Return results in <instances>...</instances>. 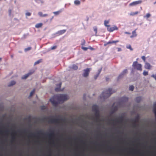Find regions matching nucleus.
Listing matches in <instances>:
<instances>
[{
    "instance_id": "nucleus-8",
    "label": "nucleus",
    "mask_w": 156,
    "mask_h": 156,
    "mask_svg": "<svg viewBox=\"0 0 156 156\" xmlns=\"http://www.w3.org/2000/svg\"><path fill=\"white\" fill-rule=\"evenodd\" d=\"M113 122V123H114L115 122H117L118 123H121L123 121V118L122 117H120L118 119H112L111 120Z\"/></svg>"
},
{
    "instance_id": "nucleus-53",
    "label": "nucleus",
    "mask_w": 156,
    "mask_h": 156,
    "mask_svg": "<svg viewBox=\"0 0 156 156\" xmlns=\"http://www.w3.org/2000/svg\"><path fill=\"white\" fill-rule=\"evenodd\" d=\"M121 50V49L120 48H118V51H120Z\"/></svg>"
},
{
    "instance_id": "nucleus-52",
    "label": "nucleus",
    "mask_w": 156,
    "mask_h": 156,
    "mask_svg": "<svg viewBox=\"0 0 156 156\" xmlns=\"http://www.w3.org/2000/svg\"><path fill=\"white\" fill-rule=\"evenodd\" d=\"M125 33L126 34H130V33L129 32H125Z\"/></svg>"
},
{
    "instance_id": "nucleus-15",
    "label": "nucleus",
    "mask_w": 156,
    "mask_h": 156,
    "mask_svg": "<svg viewBox=\"0 0 156 156\" xmlns=\"http://www.w3.org/2000/svg\"><path fill=\"white\" fill-rule=\"evenodd\" d=\"M119 42V41L118 40L117 41H109L108 42H107L106 44H104V45L105 46H106V45L110 44H113V43H117Z\"/></svg>"
},
{
    "instance_id": "nucleus-17",
    "label": "nucleus",
    "mask_w": 156,
    "mask_h": 156,
    "mask_svg": "<svg viewBox=\"0 0 156 156\" xmlns=\"http://www.w3.org/2000/svg\"><path fill=\"white\" fill-rule=\"evenodd\" d=\"M128 99L126 97H124L122 98V101L123 102H126L128 101Z\"/></svg>"
},
{
    "instance_id": "nucleus-1",
    "label": "nucleus",
    "mask_w": 156,
    "mask_h": 156,
    "mask_svg": "<svg viewBox=\"0 0 156 156\" xmlns=\"http://www.w3.org/2000/svg\"><path fill=\"white\" fill-rule=\"evenodd\" d=\"M68 99L67 96L65 94H58L54 95L50 99V101L54 106L63 103Z\"/></svg>"
},
{
    "instance_id": "nucleus-43",
    "label": "nucleus",
    "mask_w": 156,
    "mask_h": 156,
    "mask_svg": "<svg viewBox=\"0 0 156 156\" xmlns=\"http://www.w3.org/2000/svg\"><path fill=\"white\" fill-rule=\"evenodd\" d=\"M57 47V46H53L51 48V50H53L55 49Z\"/></svg>"
},
{
    "instance_id": "nucleus-60",
    "label": "nucleus",
    "mask_w": 156,
    "mask_h": 156,
    "mask_svg": "<svg viewBox=\"0 0 156 156\" xmlns=\"http://www.w3.org/2000/svg\"><path fill=\"white\" fill-rule=\"evenodd\" d=\"M155 115V119H156V115Z\"/></svg>"
},
{
    "instance_id": "nucleus-39",
    "label": "nucleus",
    "mask_w": 156,
    "mask_h": 156,
    "mask_svg": "<svg viewBox=\"0 0 156 156\" xmlns=\"http://www.w3.org/2000/svg\"><path fill=\"white\" fill-rule=\"evenodd\" d=\"M127 48L128 49H129L131 50H132L133 49L132 48L131 46L130 45H129L127 47Z\"/></svg>"
},
{
    "instance_id": "nucleus-49",
    "label": "nucleus",
    "mask_w": 156,
    "mask_h": 156,
    "mask_svg": "<svg viewBox=\"0 0 156 156\" xmlns=\"http://www.w3.org/2000/svg\"><path fill=\"white\" fill-rule=\"evenodd\" d=\"M3 132L2 130H0V134H3Z\"/></svg>"
},
{
    "instance_id": "nucleus-21",
    "label": "nucleus",
    "mask_w": 156,
    "mask_h": 156,
    "mask_svg": "<svg viewBox=\"0 0 156 156\" xmlns=\"http://www.w3.org/2000/svg\"><path fill=\"white\" fill-rule=\"evenodd\" d=\"M16 134V131H14L12 133V139L13 140L15 139V136Z\"/></svg>"
},
{
    "instance_id": "nucleus-51",
    "label": "nucleus",
    "mask_w": 156,
    "mask_h": 156,
    "mask_svg": "<svg viewBox=\"0 0 156 156\" xmlns=\"http://www.w3.org/2000/svg\"><path fill=\"white\" fill-rule=\"evenodd\" d=\"M9 15H11V9H9Z\"/></svg>"
},
{
    "instance_id": "nucleus-56",
    "label": "nucleus",
    "mask_w": 156,
    "mask_h": 156,
    "mask_svg": "<svg viewBox=\"0 0 156 156\" xmlns=\"http://www.w3.org/2000/svg\"><path fill=\"white\" fill-rule=\"evenodd\" d=\"M108 79L107 78H106V80L107 81L108 80Z\"/></svg>"
},
{
    "instance_id": "nucleus-35",
    "label": "nucleus",
    "mask_w": 156,
    "mask_h": 156,
    "mask_svg": "<svg viewBox=\"0 0 156 156\" xmlns=\"http://www.w3.org/2000/svg\"><path fill=\"white\" fill-rule=\"evenodd\" d=\"M31 47H28L27 48H25L24 49L25 51H27L31 49Z\"/></svg>"
},
{
    "instance_id": "nucleus-19",
    "label": "nucleus",
    "mask_w": 156,
    "mask_h": 156,
    "mask_svg": "<svg viewBox=\"0 0 156 156\" xmlns=\"http://www.w3.org/2000/svg\"><path fill=\"white\" fill-rule=\"evenodd\" d=\"M139 13V12L138 11H136L135 12H131L129 13V15L130 16H134L135 15Z\"/></svg>"
},
{
    "instance_id": "nucleus-40",
    "label": "nucleus",
    "mask_w": 156,
    "mask_h": 156,
    "mask_svg": "<svg viewBox=\"0 0 156 156\" xmlns=\"http://www.w3.org/2000/svg\"><path fill=\"white\" fill-rule=\"evenodd\" d=\"M31 13L30 12H27L26 13V15L27 16H29L31 15Z\"/></svg>"
},
{
    "instance_id": "nucleus-28",
    "label": "nucleus",
    "mask_w": 156,
    "mask_h": 156,
    "mask_svg": "<svg viewBox=\"0 0 156 156\" xmlns=\"http://www.w3.org/2000/svg\"><path fill=\"white\" fill-rule=\"evenodd\" d=\"M42 62V59H39V60H38V61H37L35 62V63H34V65H35L37 64H38L40 62Z\"/></svg>"
},
{
    "instance_id": "nucleus-32",
    "label": "nucleus",
    "mask_w": 156,
    "mask_h": 156,
    "mask_svg": "<svg viewBox=\"0 0 156 156\" xmlns=\"http://www.w3.org/2000/svg\"><path fill=\"white\" fill-rule=\"evenodd\" d=\"M151 16V15L149 13H147L146 14L145 16H144V17H146V18H148L149 17Z\"/></svg>"
},
{
    "instance_id": "nucleus-16",
    "label": "nucleus",
    "mask_w": 156,
    "mask_h": 156,
    "mask_svg": "<svg viewBox=\"0 0 156 156\" xmlns=\"http://www.w3.org/2000/svg\"><path fill=\"white\" fill-rule=\"evenodd\" d=\"M136 30L135 29V30L133 31L132 32V35L130 36V37L131 38L137 36V34L136 33Z\"/></svg>"
},
{
    "instance_id": "nucleus-37",
    "label": "nucleus",
    "mask_w": 156,
    "mask_h": 156,
    "mask_svg": "<svg viewBox=\"0 0 156 156\" xmlns=\"http://www.w3.org/2000/svg\"><path fill=\"white\" fill-rule=\"evenodd\" d=\"M142 59L145 62L146 61V57L144 56H143L141 57Z\"/></svg>"
},
{
    "instance_id": "nucleus-24",
    "label": "nucleus",
    "mask_w": 156,
    "mask_h": 156,
    "mask_svg": "<svg viewBox=\"0 0 156 156\" xmlns=\"http://www.w3.org/2000/svg\"><path fill=\"white\" fill-rule=\"evenodd\" d=\"M16 83V82L15 81H12L10 82V83L8 84L9 87H10Z\"/></svg>"
},
{
    "instance_id": "nucleus-41",
    "label": "nucleus",
    "mask_w": 156,
    "mask_h": 156,
    "mask_svg": "<svg viewBox=\"0 0 156 156\" xmlns=\"http://www.w3.org/2000/svg\"><path fill=\"white\" fill-rule=\"evenodd\" d=\"M46 108V107L45 106H43V105L42 106H41V108L42 110H43V109H45Z\"/></svg>"
},
{
    "instance_id": "nucleus-42",
    "label": "nucleus",
    "mask_w": 156,
    "mask_h": 156,
    "mask_svg": "<svg viewBox=\"0 0 156 156\" xmlns=\"http://www.w3.org/2000/svg\"><path fill=\"white\" fill-rule=\"evenodd\" d=\"M53 13L55 15H58L59 13V12L58 11L54 12H53Z\"/></svg>"
},
{
    "instance_id": "nucleus-47",
    "label": "nucleus",
    "mask_w": 156,
    "mask_h": 156,
    "mask_svg": "<svg viewBox=\"0 0 156 156\" xmlns=\"http://www.w3.org/2000/svg\"><path fill=\"white\" fill-rule=\"evenodd\" d=\"M37 134H43V133H42V131H40L37 132Z\"/></svg>"
},
{
    "instance_id": "nucleus-61",
    "label": "nucleus",
    "mask_w": 156,
    "mask_h": 156,
    "mask_svg": "<svg viewBox=\"0 0 156 156\" xmlns=\"http://www.w3.org/2000/svg\"><path fill=\"white\" fill-rule=\"evenodd\" d=\"M2 58H0V61L1 60Z\"/></svg>"
},
{
    "instance_id": "nucleus-7",
    "label": "nucleus",
    "mask_w": 156,
    "mask_h": 156,
    "mask_svg": "<svg viewBox=\"0 0 156 156\" xmlns=\"http://www.w3.org/2000/svg\"><path fill=\"white\" fill-rule=\"evenodd\" d=\"M90 72V69L89 68L87 69H86L84 70V73L83 74V76L84 77H87L89 73Z\"/></svg>"
},
{
    "instance_id": "nucleus-25",
    "label": "nucleus",
    "mask_w": 156,
    "mask_h": 156,
    "mask_svg": "<svg viewBox=\"0 0 156 156\" xmlns=\"http://www.w3.org/2000/svg\"><path fill=\"white\" fill-rule=\"evenodd\" d=\"M66 31V30H65V29L62 30H59V31H58V33L60 34H62L65 33Z\"/></svg>"
},
{
    "instance_id": "nucleus-29",
    "label": "nucleus",
    "mask_w": 156,
    "mask_h": 156,
    "mask_svg": "<svg viewBox=\"0 0 156 156\" xmlns=\"http://www.w3.org/2000/svg\"><path fill=\"white\" fill-rule=\"evenodd\" d=\"M72 68L74 70H77L78 69V66L75 65H73Z\"/></svg>"
},
{
    "instance_id": "nucleus-34",
    "label": "nucleus",
    "mask_w": 156,
    "mask_h": 156,
    "mask_svg": "<svg viewBox=\"0 0 156 156\" xmlns=\"http://www.w3.org/2000/svg\"><path fill=\"white\" fill-rule=\"evenodd\" d=\"M143 75L144 76H146L147 75H148V73L145 70H144L143 72Z\"/></svg>"
},
{
    "instance_id": "nucleus-36",
    "label": "nucleus",
    "mask_w": 156,
    "mask_h": 156,
    "mask_svg": "<svg viewBox=\"0 0 156 156\" xmlns=\"http://www.w3.org/2000/svg\"><path fill=\"white\" fill-rule=\"evenodd\" d=\"M93 28H94V30L96 34H97V27L96 26L94 27Z\"/></svg>"
},
{
    "instance_id": "nucleus-58",
    "label": "nucleus",
    "mask_w": 156,
    "mask_h": 156,
    "mask_svg": "<svg viewBox=\"0 0 156 156\" xmlns=\"http://www.w3.org/2000/svg\"><path fill=\"white\" fill-rule=\"evenodd\" d=\"M156 3V1L154 3V4H155Z\"/></svg>"
},
{
    "instance_id": "nucleus-57",
    "label": "nucleus",
    "mask_w": 156,
    "mask_h": 156,
    "mask_svg": "<svg viewBox=\"0 0 156 156\" xmlns=\"http://www.w3.org/2000/svg\"><path fill=\"white\" fill-rule=\"evenodd\" d=\"M5 133H7V131H5Z\"/></svg>"
},
{
    "instance_id": "nucleus-46",
    "label": "nucleus",
    "mask_w": 156,
    "mask_h": 156,
    "mask_svg": "<svg viewBox=\"0 0 156 156\" xmlns=\"http://www.w3.org/2000/svg\"><path fill=\"white\" fill-rule=\"evenodd\" d=\"M82 49L86 51L87 50L88 48L85 47H82Z\"/></svg>"
},
{
    "instance_id": "nucleus-31",
    "label": "nucleus",
    "mask_w": 156,
    "mask_h": 156,
    "mask_svg": "<svg viewBox=\"0 0 156 156\" xmlns=\"http://www.w3.org/2000/svg\"><path fill=\"white\" fill-rule=\"evenodd\" d=\"M101 69H100L99 71L98 74H97L95 76L94 78L95 79H96L97 78V77L99 76V75L101 72Z\"/></svg>"
},
{
    "instance_id": "nucleus-22",
    "label": "nucleus",
    "mask_w": 156,
    "mask_h": 156,
    "mask_svg": "<svg viewBox=\"0 0 156 156\" xmlns=\"http://www.w3.org/2000/svg\"><path fill=\"white\" fill-rule=\"evenodd\" d=\"M48 136L50 139L51 138L54 136V134L53 132H52L48 134Z\"/></svg>"
},
{
    "instance_id": "nucleus-38",
    "label": "nucleus",
    "mask_w": 156,
    "mask_h": 156,
    "mask_svg": "<svg viewBox=\"0 0 156 156\" xmlns=\"http://www.w3.org/2000/svg\"><path fill=\"white\" fill-rule=\"evenodd\" d=\"M38 14L41 17H42L43 14H42V12H38Z\"/></svg>"
},
{
    "instance_id": "nucleus-30",
    "label": "nucleus",
    "mask_w": 156,
    "mask_h": 156,
    "mask_svg": "<svg viewBox=\"0 0 156 156\" xmlns=\"http://www.w3.org/2000/svg\"><path fill=\"white\" fill-rule=\"evenodd\" d=\"M134 89V87L133 85H131L129 87V90L131 91H133Z\"/></svg>"
},
{
    "instance_id": "nucleus-13",
    "label": "nucleus",
    "mask_w": 156,
    "mask_h": 156,
    "mask_svg": "<svg viewBox=\"0 0 156 156\" xmlns=\"http://www.w3.org/2000/svg\"><path fill=\"white\" fill-rule=\"evenodd\" d=\"M95 112V116L96 117V121H98L100 117V114L99 111L98 112Z\"/></svg>"
},
{
    "instance_id": "nucleus-55",
    "label": "nucleus",
    "mask_w": 156,
    "mask_h": 156,
    "mask_svg": "<svg viewBox=\"0 0 156 156\" xmlns=\"http://www.w3.org/2000/svg\"><path fill=\"white\" fill-rule=\"evenodd\" d=\"M48 118L45 117V118H44V120H46Z\"/></svg>"
},
{
    "instance_id": "nucleus-26",
    "label": "nucleus",
    "mask_w": 156,
    "mask_h": 156,
    "mask_svg": "<svg viewBox=\"0 0 156 156\" xmlns=\"http://www.w3.org/2000/svg\"><path fill=\"white\" fill-rule=\"evenodd\" d=\"M138 119V118H136L135 119H133V125L134 126H136V123L137 122Z\"/></svg>"
},
{
    "instance_id": "nucleus-44",
    "label": "nucleus",
    "mask_w": 156,
    "mask_h": 156,
    "mask_svg": "<svg viewBox=\"0 0 156 156\" xmlns=\"http://www.w3.org/2000/svg\"><path fill=\"white\" fill-rule=\"evenodd\" d=\"M151 77L154 78L156 80V75H152L151 76Z\"/></svg>"
},
{
    "instance_id": "nucleus-18",
    "label": "nucleus",
    "mask_w": 156,
    "mask_h": 156,
    "mask_svg": "<svg viewBox=\"0 0 156 156\" xmlns=\"http://www.w3.org/2000/svg\"><path fill=\"white\" fill-rule=\"evenodd\" d=\"M43 24L42 23H38L35 25V27L36 28H39L41 27L42 26Z\"/></svg>"
},
{
    "instance_id": "nucleus-12",
    "label": "nucleus",
    "mask_w": 156,
    "mask_h": 156,
    "mask_svg": "<svg viewBox=\"0 0 156 156\" xmlns=\"http://www.w3.org/2000/svg\"><path fill=\"white\" fill-rule=\"evenodd\" d=\"M92 109V111L93 112H97V111H99L98 110V107L97 105H93Z\"/></svg>"
},
{
    "instance_id": "nucleus-14",
    "label": "nucleus",
    "mask_w": 156,
    "mask_h": 156,
    "mask_svg": "<svg viewBox=\"0 0 156 156\" xmlns=\"http://www.w3.org/2000/svg\"><path fill=\"white\" fill-rule=\"evenodd\" d=\"M61 83H60L58 85H57V87L55 89V90L56 92H58L60 90V87L61 85Z\"/></svg>"
},
{
    "instance_id": "nucleus-27",
    "label": "nucleus",
    "mask_w": 156,
    "mask_h": 156,
    "mask_svg": "<svg viewBox=\"0 0 156 156\" xmlns=\"http://www.w3.org/2000/svg\"><path fill=\"white\" fill-rule=\"evenodd\" d=\"M109 23V21L107 20H105L104 21V24L105 26L107 27H108V26H109V25H108V24Z\"/></svg>"
},
{
    "instance_id": "nucleus-5",
    "label": "nucleus",
    "mask_w": 156,
    "mask_h": 156,
    "mask_svg": "<svg viewBox=\"0 0 156 156\" xmlns=\"http://www.w3.org/2000/svg\"><path fill=\"white\" fill-rule=\"evenodd\" d=\"M107 30L110 32H112L115 30H118V28L116 26L114 25L113 27H111L110 25L107 27Z\"/></svg>"
},
{
    "instance_id": "nucleus-4",
    "label": "nucleus",
    "mask_w": 156,
    "mask_h": 156,
    "mask_svg": "<svg viewBox=\"0 0 156 156\" xmlns=\"http://www.w3.org/2000/svg\"><path fill=\"white\" fill-rule=\"evenodd\" d=\"M65 121V119L64 118L51 119L49 120V122L52 123H59Z\"/></svg>"
},
{
    "instance_id": "nucleus-10",
    "label": "nucleus",
    "mask_w": 156,
    "mask_h": 156,
    "mask_svg": "<svg viewBox=\"0 0 156 156\" xmlns=\"http://www.w3.org/2000/svg\"><path fill=\"white\" fill-rule=\"evenodd\" d=\"M34 73V72H30L28 73L23 76L22 77V79H25L27 78L30 75H31Z\"/></svg>"
},
{
    "instance_id": "nucleus-54",
    "label": "nucleus",
    "mask_w": 156,
    "mask_h": 156,
    "mask_svg": "<svg viewBox=\"0 0 156 156\" xmlns=\"http://www.w3.org/2000/svg\"><path fill=\"white\" fill-rule=\"evenodd\" d=\"M31 136H35V135L34 134H32L31 135Z\"/></svg>"
},
{
    "instance_id": "nucleus-48",
    "label": "nucleus",
    "mask_w": 156,
    "mask_h": 156,
    "mask_svg": "<svg viewBox=\"0 0 156 156\" xmlns=\"http://www.w3.org/2000/svg\"><path fill=\"white\" fill-rule=\"evenodd\" d=\"M48 15V14H45L43 15L42 17H45L47 16Z\"/></svg>"
},
{
    "instance_id": "nucleus-59",
    "label": "nucleus",
    "mask_w": 156,
    "mask_h": 156,
    "mask_svg": "<svg viewBox=\"0 0 156 156\" xmlns=\"http://www.w3.org/2000/svg\"><path fill=\"white\" fill-rule=\"evenodd\" d=\"M48 156H51V154H49Z\"/></svg>"
},
{
    "instance_id": "nucleus-50",
    "label": "nucleus",
    "mask_w": 156,
    "mask_h": 156,
    "mask_svg": "<svg viewBox=\"0 0 156 156\" xmlns=\"http://www.w3.org/2000/svg\"><path fill=\"white\" fill-rule=\"evenodd\" d=\"M153 108H156V103H155L153 105Z\"/></svg>"
},
{
    "instance_id": "nucleus-33",
    "label": "nucleus",
    "mask_w": 156,
    "mask_h": 156,
    "mask_svg": "<svg viewBox=\"0 0 156 156\" xmlns=\"http://www.w3.org/2000/svg\"><path fill=\"white\" fill-rule=\"evenodd\" d=\"M35 89H34L30 93V97H31L32 95L34 94L35 92Z\"/></svg>"
},
{
    "instance_id": "nucleus-2",
    "label": "nucleus",
    "mask_w": 156,
    "mask_h": 156,
    "mask_svg": "<svg viewBox=\"0 0 156 156\" xmlns=\"http://www.w3.org/2000/svg\"><path fill=\"white\" fill-rule=\"evenodd\" d=\"M114 92H113L111 89L109 88L108 90L104 91L101 95V98L104 99H106L109 96Z\"/></svg>"
},
{
    "instance_id": "nucleus-6",
    "label": "nucleus",
    "mask_w": 156,
    "mask_h": 156,
    "mask_svg": "<svg viewBox=\"0 0 156 156\" xmlns=\"http://www.w3.org/2000/svg\"><path fill=\"white\" fill-rule=\"evenodd\" d=\"M142 3V1H141V0H139V1H133L129 4V6H135V5H136L141 4Z\"/></svg>"
},
{
    "instance_id": "nucleus-9",
    "label": "nucleus",
    "mask_w": 156,
    "mask_h": 156,
    "mask_svg": "<svg viewBox=\"0 0 156 156\" xmlns=\"http://www.w3.org/2000/svg\"><path fill=\"white\" fill-rule=\"evenodd\" d=\"M144 67L146 69L150 70L151 69L152 66L149 63L147 62H145Z\"/></svg>"
},
{
    "instance_id": "nucleus-3",
    "label": "nucleus",
    "mask_w": 156,
    "mask_h": 156,
    "mask_svg": "<svg viewBox=\"0 0 156 156\" xmlns=\"http://www.w3.org/2000/svg\"><path fill=\"white\" fill-rule=\"evenodd\" d=\"M132 66L135 69H136L137 70L140 71L142 70V66L141 64L138 63L137 61H135L133 62Z\"/></svg>"
},
{
    "instance_id": "nucleus-23",
    "label": "nucleus",
    "mask_w": 156,
    "mask_h": 156,
    "mask_svg": "<svg viewBox=\"0 0 156 156\" xmlns=\"http://www.w3.org/2000/svg\"><path fill=\"white\" fill-rule=\"evenodd\" d=\"M74 3L76 5H79L80 4V2L79 0H75Z\"/></svg>"
},
{
    "instance_id": "nucleus-11",
    "label": "nucleus",
    "mask_w": 156,
    "mask_h": 156,
    "mask_svg": "<svg viewBox=\"0 0 156 156\" xmlns=\"http://www.w3.org/2000/svg\"><path fill=\"white\" fill-rule=\"evenodd\" d=\"M127 69H125L123 71L122 73L119 75V76L118 77V79H119L121 78H122V77H123L124 74L126 73H127Z\"/></svg>"
},
{
    "instance_id": "nucleus-20",
    "label": "nucleus",
    "mask_w": 156,
    "mask_h": 156,
    "mask_svg": "<svg viewBox=\"0 0 156 156\" xmlns=\"http://www.w3.org/2000/svg\"><path fill=\"white\" fill-rule=\"evenodd\" d=\"M141 100L142 98L141 97H137L135 99V101L137 103H139Z\"/></svg>"
},
{
    "instance_id": "nucleus-45",
    "label": "nucleus",
    "mask_w": 156,
    "mask_h": 156,
    "mask_svg": "<svg viewBox=\"0 0 156 156\" xmlns=\"http://www.w3.org/2000/svg\"><path fill=\"white\" fill-rule=\"evenodd\" d=\"M153 111L155 115H156V108H153Z\"/></svg>"
}]
</instances>
